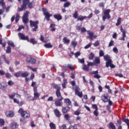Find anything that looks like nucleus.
<instances>
[{
  "label": "nucleus",
  "mask_w": 129,
  "mask_h": 129,
  "mask_svg": "<svg viewBox=\"0 0 129 129\" xmlns=\"http://www.w3.org/2000/svg\"><path fill=\"white\" fill-rule=\"evenodd\" d=\"M44 47L45 48H52V47H53V45H52L51 43H46L44 44Z\"/></svg>",
  "instance_id": "f704fd0d"
},
{
  "label": "nucleus",
  "mask_w": 129,
  "mask_h": 129,
  "mask_svg": "<svg viewBox=\"0 0 129 129\" xmlns=\"http://www.w3.org/2000/svg\"><path fill=\"white\" fill-rule=\"evenodd\" d=\"M44 15L45 16V19H46V21L49 22V21H50V17H52V15L50 14V13H49V12H44Z\"/></svg>",
  "instance_id": "4468645a"
},
{
  "label": "nucleus",
  "mask_w": 129,
  "mask_h": 129,
  "mask_svg": "<svg viewBox=\"0 0 129 129\" xmlns=\"http://www.w3.org/2000/svg\"><path fill=\"white\" fill-rule=\"evenodd\" d=\"M6 115L8 117H13L15 115V113L12 111H8L6 112Z\"/></svg>",
  "instance_id": "ddd939ff"
},
{
  "label": "nucleus",
  "mask_w": 129,
  "mask_h": 129,
  "mask_svg": "<svg viewBox=\"0 0 129 129\" xmlns=\"http://www.w3.org/2000/svg\"><path fill=\"white\" fill-rule=\"evenodd\" d=\"M83 70L85 71H88V70H89V67L88 66V64L84 65L83 67Z\"/></svg>",
  "instance_id": "473e14b6"
},
{
  "label": "nucleus",
  "mask_w": 129,
  "mask_h": 129,
  "mask_svg": "<svg viewBox=\"0 0 129 129\" xmlns=\"http://www.w3.org/2000/svg\"><path fill=\"white\" fill-rule=\"evenodd\" d=\"M103 56H104V52L103 50H101L99 51V57H103Z\"/></svg>",
  "instance_id": "c03bdc74"
},
{
  "label": "nucleus",
  "mask_w": 129,
  "mask_h": 129,
  "mask_svg": "<svg viewBox=\"0 0 129 129\" xmlns=\"http://www.w3.org/2000/svg\"><path fill=\"white\" fill-rule=\"evenodd\" d=\"M15 93L11 94V95H9V98H10V99H13V98H14V97H15Z\"/></svg>",
  "instance_id": "6e6d98bb"
},
{
  "label": "nucleus",
  "mask_w": 129,
  "mask_h": 129,
  "mask_svg": "<svg viewBox=\"0 0 129 129\" xmlns=\"http://www.w3.org/2000/svg\"><path fill=\"white\" fill-rule=\"evenodd\" d=\"M52 85L53 86V88H54V89H56L55 94L57 98H61V97H62V95H61V92H60L61 88L59 87L58 85L55 84L54 83L52 84Z\"/></svg>",
  "instance_id": "f257e3e1"
},
{
  "label": "nucleus",
  "mask_w": 129,
  "mask_h": 129,
  "mask_svg": "<svg viewBox=\"0 0 129 129\" xmlns=\"http://www.w3.org/2000/svg\"><path fill=\"white\" fill-rule=\"evenodd\" d=\"M68 83V82H67V80L64 79L63 80V83L61 84L62 88H66V85Z\"/></svg>",
  "instance_id": "bb28decb"
},
{
  "label": "nucleus",
  "mask_w": 129,
  "mask_h": 129,
  "mask_svg": "<svg viewBox=\"0 0 129 129\" xmlns=\"http://www.w3.org/2000/svg\"><path fill=\"white\" fill-rule=\"evenodd\" d=\"M8 85H10V86H13V85H14V82H13L12 81H9L8 82Z\"/></svg>",
  "instance_id": "4d7b16f0"
},
{
  "label": "nucleus",
  "mask_w": 129,
  "mask_h": 129,
  "mask_svg": "<svg viewBox=\"0 0 129 129\" xmlns=\"http://www.w3.org/2000/svg\"><path fill=\"white\" fill-rule=\"evenodd\" d=\"M38 25H39V21L37 20L36 21H30V27H34V28L32 29L33 32H36L37 31V29H38Z\"/></svg>",
  "instance_id": "7ed1b4c3"
},
{
  "label": "nucleus",
  "mask_w": 129,
  "mask_h": 129,
  "mask_svg": "<svg viewBox=\"0 0 129 129\" xmlns=\"http://www.w3.org/2000/svg\"><path fill=\"white\" fill-rule=\"evenodd\" d=\"M15 77H20L21 76V72H18L14 74Z\"/></svg>",
  "instance_id": "49530a36"
},
{
  "label": "nucleus",
  "mask_w": 129,
  "mask_h": 129,
  "mask_svg": "<svg viewBox=\"0 0 129 129\" xmlns=\"http://www.w3.org/2000/svg\"><path fill=\"white\" fill-rule=\"evenodd\" d=\"M100 59H99V57H95L94 59V64L96 65L97 64H100Z\"/></svg>",
  "instance_id": "b1692460"
},
{
  "label": "nucleus",
  "mask_w": 129,
  "mask_h": 129,
  "mask_svg": "<svg viewBox=\"0 0 129 129\" xmlns=\"http://www.w3.org/2000/svg\"><path fill=\"white\" fill-rule=\"evenodd\" d=\"M109 13H110V10L107 9L104 11V13L102 15V20L103 22H105V20H109L110 19V15H109Z\"/></svg>",
  "instance_id": "f03ea898"
},
{
  "label": "nucleus",
  "mask_w": 129,
  "mask_h": 129,
  "mask_svg": "<svg viewBox=\"0 0 129 129\" xmlns=\"http://www.w3.org/2000/svg\"><path fill=\"white\" fill-rule=\"evenodd\" d=\"M27 42H29V43H31L33 45L37 44V41L35 40V38H31L30 40H29L28 38V41H27Z\"/></svg>",
  "instance_id": "5701e85b"
},
{
  "label": "nucleus",
  "mask_w": 129,
  "mask_h": 129,
  "mask_svg": "<svg viewBox=\"0 0 129 129\" xmlns=\"http://www.w3.org/2000/svg\"><path fill=\"white\" fill-rule=\"evenodd\" d=\"M28 15H29V12L26 11L24 13V16L22 18V21L24 24H28L29 23V18H28Z\"/></svg>",
  "instance_id": "6e6552de"
},
{
  "label": "nucleus",
  "mask_w": 129,
  "mask_h": 129,
  "mask_svg": "<svg viewBox=\"0 0 129 129\" xmlns=\"http://www.w3.org/2000/svg\"><path fill=\"white\" fill-rule=\"evenodd\" d=\"M64 99V98L61 97V98L57 99L54 101V104L55 106H62L63 105V102H62V100Z\"/></svg>",
  "instance_id": "423d86ee"
},
{
  "label": "nucleus",
  "mask_w": 129,
  "mask_h": 129,
  "mask_svg": "<svg viewBox=\"0 0 129 129\" xmlns=\"http://www.w3.org/2000/svg\"><path fill=\"white\" fill-rule=\"evenodd\" d=\"M72 45H73V46H74V47L75 48V47H76L77 45V42L73 41L72 42Z\"/></svg>",
  "instance_id": "bf43d9fd"
},
{
  "label": "nucleus",
  "mask_w": 129,
  "mask_h": 129,
  "mask_svg": "<svg viewBox=\"0 0 129 129\" xmlns=\"http://www.w3.org/2000/svg\"><path fill=\"white\" fill-rule=\"evenodd\" d=\"M91 74H93V75L98 74V71H92L91 72Z\"/></svg>",
  "instance_id": "0e129e2a"
},
{
  "label": "nucleus",
  "mask_w": 129,
  "mask_h": 129,
  "mask_svg": "<svg viewBox=\"0 0 129 129\" xmlns=\"http://www.w3.org/2000/svg\"><path fill=\"white\" fill-rule=\"evenodd\" d=\"M54 19H56L57 21H60L62 20V16H61L59 14H55L54 15Z\"/></svg>",
  "instance_id": "aec40b11"
},
{
  "label": "nucleus",
  "mask_w": 129,
  "mask_h": 129,
  "mask_svg": "<svg viewBox=\"0 0 129 129\" xmlns=\"http://www.w3.org/2000/svg\"><path fill=\"white\" fill-rule=\"evenodd\" d=\"M49 126L51 129H56V125L53 122L50 123Z\"/></svg>",
  "instance_id": "c756f323"
},
{
  "label": "nucleus",
  "mask_w": 129,
  "mask_h": 129,
  "mask_svg": "<svg viewBox=\"0 0 129 129\" xmlns=\"http://www.w3.org/2000/svg\"><path fill=\"white\" fill-rule=\"evenodd\" d=\"M78 60H79V62L81 63L82 64H84L85 62L84 58H82V59L78 58Z\"/></svg>",
  "instance_id": "8fccbe9b"
},
{
  "label": "nucleus",
  "mask_w": 129,
  "mask_h": 129,
  "mask_svg": "<svg viewBox=\"0 0 129 129\" xmlns=\"http://www.w3.org/2000/svg\"><path fill=\"white\" fill-rule=\"evenodd\" d=\"M104 60L106 61V67H109V64L112 63V60L110 58V56L109 55H106L104 56Z\"/></svg>",
  "instance_id": "39448f33"
},
{
  "label": "nucleus",
  "mask_w": 129,
  "mask_h": 129,
  "mask_svg": "<svg viewBox=\"0 0 129 129\" xmlns=\"http://www.w3.org/2000/svg\"><path fill=\"white\" fill-rule=\"evenodd\" d=\"M54 113L55 115V116H56V117H60V116H61V113L60 112V111H59V110H58V109H55L54 110Z\"/></svg>",
  "instance_id": "dca6fc26"
},
{
  "label": "nucleus",
  "mask_w": 129,
  "mask_h": 129,
  "mask_svg": "<svg viewBox=\"0 0 129 129\" xmlns=\"http://www.w3.org/2000/svg\"><path fill=\"white\" fill-rule=\"evenodd\" d=\"M93 45L94 47H97V46H99V41L98 40H97L95 41V42L93 44Z\"/></svg>",
  "instance_id": "3c124183"
},
{
  "label": "nucleus",
  "mask_w": 129,
  "mask_h": 129,
  "mask_svg": "<svg viewBox=\"0 0 129 129\" xmlns=\"http://www.w3.org/2000/svg\"><path fill=\"white\" fill-rule=\"evenodd\" d=\"M64 103H66V104L69 106V105H71V101L70 100V99L69 98H66L64 100Z\"/></svg>",
  "instance_id": "412c9836"
},
{
  "label": "nucleus",
  "mask_w": 129,
  "mask_h": 129,
  "mask_svg": "<svg viewBox=\"0 0 129 129\" xmlns=\"http://www.w3.org/2000/svg\"><path fill=\"white\" fill-rule=\"evenodd\" d=\"M30 3V0H23V4L27 6Z\"/></svg>",
  "instance_id": "37998d69"
},
{
  "label": "nucleus",
  "mask_w": 129,
  "mask_h": 129,
  "mask_svg": "<svg viewBox=\"0 0 129 129\" xmlns=\"http://www.w3.org/2000/svg\"><path fill=\"white\" fill-rule=\"evenodd\" d=\"M70 5H71V3H70V2H67L64 4L63 7H64V8H68L69 7V6H70Z\"/></svg>",
  "instance_id": "58836bf2"
},
{
  "label": "nucleus",
  "mask_w": 129,
  "mask_h": 129,
  "mask_svg": "<svg viewBox=\"0 0 129 129\" xmlns=\"http://www.w3.org/2000/svg\"><path fill=\"white\" fill-rule=\"evenodd\" d=\"M18 36L21 40L29 41V37L25 36V34L22 33H19Z\"/></svg>",
  "instance_id": "9d476101"
},
{
  "label": "nucleus",
  "mask_w": 129,
  "mask_h": 129,
  "mask_svg": "<svg viewBox=\"0 0 129 129\" xmlns=\"http://www.w3.org/2000/svg\"><path fill=\"white\" fill-rule=\"evenodd\" d=\"M19 126V125H18V123H16L15 122H13L11 123L10 127L12 129H16L18 128V127Z\"/></svg>",
  "instance_id": "2eb2a0df"
},
{
  "label": "nucleus",
  "mask_w": 129,
  "mask_h": 129,
  "mask_svg": "<svg viewBox=\"0 0 129 129\" xmlns=\"http://www.w3.org/2000/svg\"><path fill=\"white\" fill-rule=\"evenodd\" d=\"M73 17L75 19H78V11H76L75 12V13L73 15Z\"/></svg>",
  "instance_id": "a19ab883"
},
{
  "label": "nucleus",
  "mask_w": 129,
  "mask_h": 129,
  "mask_svg": "<svg viewBox=\"0 0 129 129\" xmlns=\"http://www.w3.org/2000/svg\"><path fill=\"white\" fill-rule=\"evenodd\" d=\"M39 97H40V94H39V93L37 92H34V98H33L32 100L33 101L36 100V99H38V98H39Z\"/></svg>",
  "instance_id": "6ab92c4d"
},
{
  "label": "nucleus",
  "mask_w": 129,
  "mask_h": 129,
  "mask_svg": "<svg viewBox=\"0 0 129 129\" xmlns=\"http://www.w3.org/2000/svg\"><path fill=\"white\" fill-rule=\"evenodd\" d=\"M69 129H77V126H76V125H71L69 127Z\"/></svg>",
  "instance_id": "052dcab7"
},
{
  "label": "nucleus",
  "mask_w": 129,
  "mask_h": 129,
  "mask_svg": "<svg viewBox=\"0 0 129 129\" xmlns=\"http://www.w3.org/2000/svg\"><path fill=\"white\" fill-rule=\"evenodd\" d=\"M60 129H67L66 125L63 124L60 127Z\"/></svg>",
  "instance_id": "774afa93"
},
{
  "label": "nucleus",
  "mask_w": 129,
  "mask_h": 129,
  "mask_svg": "<svg viewBox=\"0 0 129 129\" xmlns=\"http://www.w3.org/2000/svg\"><path fill=\"white\" fill-rule=\"evenodd\" d=\"M3 57L5 63H6L7 64H10V61L7 59V57H6V55H3Z\"/></svg>",
  "instance_id": "72a5a7b5"
},
{
  "label": "nucleus",
  "mask_w": 129,
  "mask_h": 129,
  "mask_svg": "<svg viewBox=\"0 0 129 129\" xmlns=\"http://www.w3.org/2000/svg\"><path fill=\"white\" fill-rule=\"evenodd\" d=\"M62 41L63 43H67L68 44L70 43V39H68L67 37H63Z\"/></svg>",
  "instance_id": "c85d7f7f"
},
{
  "label": "nucleus",
  "mask_w": 129,
  "mask_h": 129,
  "mask_svg": "<svg viewBox=\"0 0 129 129\" xmlns=\"http://www.w3.org/2000/svg\"><path fill=\"white\" fill-rule=\"evenodd\" d=\"M61 110L62 113H67L70 110V107L68 106L62 107Z\"/></svg>",
  "instance_id": "a211bd4d"
},
{
  "label": "nucleus",
  "mask_w": 129,
  "mask_h": 129,
  "mask_svg": "<svg viewBox=\"0 0 129 129\" xmlns=\"http://www.w3.org/2000/svg\"><path fill=\"white\" fill-rule=\"evenodd\" d=\"M121 24V18H118L117 20V23H116V26L118 27V26H119Z\"/></svg>",
  "instance_id": "cd10ccee"
},
{
  "label": "nucleus",
  "mask_w": 129,
  "mask_h": 129,
  "mask_svg": "<svg viewBox=\"0 0 129 129\" xmlns=\"http://www.w3.org/2000/svg\"><path fill=\"white\" fill-rule=\"evenodd\" d=\"M90 47H91V44L89 43L85 46V49H88V48H90Z\"/></svg>",
  "instance_id": "338daca9"
},
{
  "label": "nucleus",
  "mask_w": 129,
  "mask_h": 129,
  "mask_svg": "<svg viewBox=\"0 0 129 129\" xmlns=\"http://www.w3.org/2000/svg\"><path fill=\"white\" fill-rule=\"evenodd\" d=\"M80 113H81L80 109H78L75 111L74 114H75V115H79Z\"/></svg>",
  "instance_id": "a18cd8bd"
},
{
  "label": "nucleus",
  "mask_w": 129,
  "mask_h": 129,
  "mask_svg": "<svg viewBox=\"0 0 129 129\" xmlns=\"http://www.w3.org/2000/svg\"><path fill=\"white\" fill-rule=\"evenodd\" d=\"M68 68H69V69H70V70H72V71L74 70V67H73L72 64H68Z\"/></svg>",
  "instance_id": "4c0bfd02"
},
{
  "label": "nucleus",
  "mask_w": 129,
  "mask_h": 129,
  "mask_svg": "<svg viewBox=\"0 0 129 129\" xmlns=\"http://www.w3.org/2000/svg\"><path fill=\"white\" fill-rule=\"evenodd\" d=\"M88 33V35H89L88 37L89 38L90 40H92L93 39H96L97 38V36L94 35V33L89 30L87 31Z\"/></svg>",
  "instance_id": "1a4fd4ad"
},
{
  "label": "nucleus",
  "mask_w": 129,
  "mask_h": 129,
  "mask_svg": "<svg viewBox=\"0 0 129 129\" xmlns=\"http://www.w3.org/2000/svg\"><path fill=\"white\" fill-rule=\"evenodd\" d=\"M92 107H93L95 110H98V107H97V105L96 104H92Z\"/></svg>",
  "instance_id": "603ef678"
},
{
  "label": "nucleus",
  "mask_w": 129,
  "mask_h": 129,
  "mask_svg": "<svg viewBox=\"0 0 129 129\" xmlns=\"http://www.w3.org/2000/svg\"><path fill=\"white\" fill-rule=\"evenodd\" d=\"M27 9V5H25V4H23L21 6V8H18V10L19 12H22V11H25Z\"/></svg>",
  "instance_id": "4be33fe9"
},
{
  "label": "nucleus",
  "mask_w": 129,
  "mask_h": 129,
  "mask_svg": "<svg viewBox=\"0 0 129 129\" xmlns=\"http://www.w3.org/2000/svg\"><path fill=\"white\" fill-rule=\"evenodd\" d=\"M68 67L67 64H63V70L67 71V70H68Z\"/></svg>",
  "instance_id": "13d9d810"
},
{
  "label": "nucleus",
  "mask_w": 129,
  "mask_h": 129,
  "mask_svg": "<svg viewBox=\"0 0 129 129\" xmlns=\"http://www.w3.org/2000/svg\"><path fill=\"white\" fill-rule=\"evenodd\" d=\"M74 88L75 90V94L79 97H82V92H80V88H79V86H76Z\"/></svg>",
  "instance_id": "0eeeda50"
},
{
  "label": "nucleus",
  "mask_w": 129,
  "mask_h": 129,
  "mask_svg": "<svg viewBox=\"0 0 129 129\" xmlns=\"http://www.w3.org/2000/svg\"><path fill=\"white\" fill-rule=\"evenodd\" d=\"M5 120L4 119L0 118V125L1 126H3L5 125Z\"/></svg>",
  "instance_id": "c9c22d12"
},
{
  "label": "nucleus",
  "mask_w": 129,
  "mask_h": 129,
  "mask_svg": "<svg viewBox=\"0 0 129 129\" xmlns=\"http://www.w3.org/2000/svg\"><path fill=\"white\" fill-rule=\"evenodd\" d=\"M75 56L76 58H78V56H80V52L78 51L76 53H75Z\"/></svg>",
  "instance_id": "e2e57ef3"
},
{
  "label": "nucleus",
  "mask_w": 129,
  "mask_h": 129,
  "mask_svg": "<svg viewBox=\"0 0 129 129\" xmlns=\"http://www.w3.org/2000/svg\"><path fill=\"white\" fill-rule=\"evenodd\" d=\"M26 61L27 63H31V64H35L36 62V59L31 57H27Z\"/></svg>",
  "instance_id": "f8f14e48"
},
{
  "label": "nucleus",
  "mask_w": 129,
  "mask_h": 129,
  "mask_svg": "<svg viewBox=\"0 0 129 129\" xmlns=\"http://www.w3.org/2000/svg\"><path fill=\"white\" fill-rule=\"evenodd\" d=\"M18 112L21 114V116L24 118H28V117H30V113H28L27 111H24L22 108L19 109Z\"/></svg>",
  "instance_id": "20e7f679"
},
{
  "label": "nucleus",
  "mask_w": 129,
  "mask_h": 129,
  "mask_svg": "<svg viewBox=\"0 0 129 129\" xmlns=\"http://www.w3.org/2000/svg\"><path fill=\"white\" fill-rule=\"evenodd\" d=\"M120 30L121 32H122V38L120 40H121V41H124L125 40L124 38L126 37L125 31H123V29L122 28V26L120 27Z\"/></svg>",
  "instance_id": "f3484780"
},
{
  "label": "nucleus",
  "mask_w": 129,
  "mask_h": 129,
  "mask_svg": "<svg viewBox=\"0 0 129 129\" xmlns=\"http://www.w3.org/2000/svg\"><path fill=\"white\" fill-rule=\"evenodd\" d=\"M114 43V42L113 41V40H111L109 43L108 47H111V46H113Z\"/></svg>",
  "instance_id": "5fc2aeb1"
},
{
  "label": "nucleus",
  "mask_w": 129,
  "mask_h": 129,
  "mask_svg": "<svg viewBox=\"0 0 129 129\" xmlns=\"http://www.w3.org/2000/svg\"><path fill=\"white\" fill-rule=\"evenodd\" d=\"M29 76V73L25 72L21 75V76L22 77H28Z\"/></svg>",
  "instance_id": "de8ad7c7"
},
{
  "label": "nucleus",
  "mask_w": 129,
  "mask_h": 129,
  "mask_svg": "<svg viewBox=\"0 0 129 129\" xmlns=\"http://www.w3.org/2000/svg\"><path fill=\"white\" fill-rule=\"evenodd\" d=\"M122 121L126 123L127 125V129H129V119L128 118H123Z\"/></svg>",
  "instance_id": "a878e982"
},
{
  "label": "nucleus",
  "mask_w": 129,
  "mask_h": 129,
  "mask_svg": "<svg viewBox=\"0 0 129 129\" xmlns=\"http://www.w3.org/2000/svg\"><path fill=\"white\" fill-rule=\"evenodd\" d=\"M8 44L9 46H11V47L15 48V44L14 43V42L12 41H9Z\"/></svg>",
  "instance_id": "2f4dec72"
},
{
  "label": "nucleus",
  "mask_w": 129,
  "mask_h": 129,
  "mask_svg": "<svg viewBox=\"0 0 129 129\" xmlns=\"http://www.w3.org/2000/svg\"><path fill=\"white\" fill-rule=\"evenodd\" d=\"M64 118L65 120H69V118H70V116L68 114H66L64 115Z\"/></svg>",
  "instance_id": "e433bc0d"
},
{
  "label": "nucleus",
  "mask_w": 129,
  "mask_h": 129,
  "mask_svg": "<svg viewBox=\"0 0 129 129\" xmlns=\"http://www.w3.org/2000/svg\"><path fill=\"white\" fill-rule=\"evenodd\" d=\"M85 19H87V17L80 16L78 17L77 20L78 21H83V20H85Z\"/></svg>",
  "instance_id": "393cba45"
},
{
  "label": "nucleus",
  "mask_w": 129,
  "mask_h": 129,
  "mask_svg": "<svg viewBox=\"0 0 129 129\" xmlns=\"http://www.w3.org/2000/svg\"><path fill=\"white\" fill-rule=\"evenodd\" d=\"M94 58V54H93V53L91 52L90 54V56L89 57V59L90 60H92Z\"/></svg>",
  "instance_id": "79ce46f5"
},
{
  "label": "nucleus",
  "mask_w": 129,
  "mask_h": 129,
  "mask_svg": "<svg viewBox=\"0 0 129 129\" xmlns=\"http://www.w3.org/2000/svg\"><path fill=\"white\" fill-rule=\"evenodd\" d=\"M102 100L103 102H108V95L107 94H104L101 96Z\"/></svg>",
  "instance_id": "9b49d317"
},
{
  "label": "nucleus",
  "mask_w": 129,
  "mask_h": 129,
  "mask_svg": "<svg viewBox=\"0 0 129 129\" xmlns=\"http://www.w3.org/2000/svg\"><path fill=\"white\" fill-rule=\"evenodd\" d=\"M11 51H12V48H11L10 46H8L6 50V53H7L8 54H10Z\"/></svg>",
  "instance_id": "ea45409f"
},
{
  "label": "nucleus",
  "mask_w": 129,
  "mask_h": 129,
  "mask_svg": "<svg viewBox=\"0 0 129 129\" xmlns=\"http://www.w3.org/2000/svg\"><path fill=\"white\" fill-rule=\"evenodd\" d=\"M109 127L111 129H115V125L112 122H110L109 124Z\"/></svg>",
  "instance_id": "7c9ffc66"
},
{
  "label": "nucleus",
  "mask_w": 129,
  "mask_h": 129,
  "mask_svg": "<svg viewBox=\"0 0 129 129\" xmlns=\"http://www.w3.org/2000/svg\"><path fill=\"white\" fill-rule=\"evenodd\" d=\"M28 8L32 9L33 8V2L28 3Z\"/></svg>",
  "instance_id": "680f3d73"
},
{
  "label": "nucleus",
  "mask_w": 129,
  "mask_h": 129,
  "mask_svg": "<svg viewBox=\"0 0 129 129\" xmlns=\"http://www.w3.org/2000/svg\"><path fill=\"white\" fill-rule=\"evenodd\" d=\"M19 20H20V16H19V13H17L16 17V23H18L19 22Z\"/></svg>",
  "instance_id": "09e8293b"
},
{
  "label": "nucleus",
  "mask_w": 129,
  "mask_h": 129,
  "mask_svg": "<svg viewBox=\"0 0 129 129\" xmlns=\"http://www.w3.org/2000/svg\"><path fill=\"white\" fill-rule=\"evenodd\" d=\"M94 114L96 116H97L98 115V114H99V113L98 112V110H95L94 111Z\"/></svg>",
  "instance_id": "864d4df0"
},
{
  "label": "nucleus",
  "mask_w": 129,
  "mask_h": 129,
  "mask_svg": "<svg viewBox=\"0 0 129 129\" xmlns=\"http://www.w3.org/2000/svg\"><path fill=\"white\" fill-rule=\"evenodd\" d=\"M99 6L100 8H103V7H104V3L102 2L100 3L99 4Z\"/></svg>",
  "instance_id": "69168bd1"
}]
</instances>
